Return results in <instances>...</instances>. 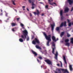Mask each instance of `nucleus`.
Returning <instances> with one entry per match:
<instances>
[{"instance_id":"1a4fd4ad","label":"nucleus","mask_w":73,"mask_h":73,"mask_svg":"<svg viewBox=\"0 0 73 73\" xmlns=\"http://www.w3.org/2000/svg\"><path fill=\"white\" fill-rule=\"evenodd\" d=\"M34 2H35V0H33L32 1V2H31V3H32V8L33 9L35 8V7H34V6H33V5H35V4H34Z\"/></svg>"},{"instance_id":"6e6d98bb","label":"nucleus","mask_w":73,"mask_h":73,"mask_svg":"<svg viewBox=\"0 0 73 73\" xmlns=\"http://www.w3.org/2000/svg\"><path fill=\"white\" fill-rule=\"evenodd\" d=\"M1 12H3V10H2L1 9Z\"/></svg>"},{"instance_id":"0e129e2a","label":"nucleus","mask_w":73,"mask_h":73,"mask_svg":"<svg viewBox=\"0 0 73 73\" xmlns=\"http://www.w3.org/2000/svg\"><path fill=\"white\" fill-rule=\"evenodd\" d=\"M15 11H17L16 10H15Z\"/></svg>"},{"instance_id":"bb28decb","label":"nucleus","mask_w":73,"mask_h":73,"mask_svg":"<svg viewBox=\"0 0 73 73\" xmlns=\"http://www.w3.org/2000/svg\"><path fill=\"white\" fill-rule=\"evenodd\" d=\"M51 4H52V5H53V4H54V5H55V6H57V4H56V3H51Z\"/></svg>"},{"instance_id":"5fc2aeb1","label":"nucleus","mask_w":73,"mask_h":73,"mask_svg":"<svg viewBox=\"0 0 73 73\" xmlns=\"http://www.w3.org/2000/svg\"><path fill=\"white\" fill-rule=\"evenodd\" d=\"M41 15L42 16H44V14H42Z\"/></svg>"},{"instance_id":"cd10ccee","label":"nucleus","mask_w":73,"mask_h":73,"mask_svg":"<svg viewBox=\"0 0 73 73\" xmlns=\"http://www.w3.org/2000/svg\"><path fill=\"white\" fill-rule=\"evenodd\" d=\"M11 1L13 3V5H16V4L15 3V1Z\"/></svg>"},{"instance_id":"7ed1b4c3","label":"nucleus","mask_w":73,"mask_h":73,"mask_svg":"<svg viewBox=\"0 0 73 73\" xmlns=\"http://www.w3.org/2000/svg\"><path fill=\"white\" fill-rule=\"evenodd\" d=\"M23 35H21V37L22 38H23L24 40L25 38H27V36H28V32L25 30L23 31Z\"/></svg>"},{"instance_id":"052dcab7","label":"nucleus","mask_w":73,"mask_h":73,"mask_svg":"<svg viewBox=\"0 0 73 73\" xmlns=\"http://www.w3.org/2000/svg\"><path fill=\"white\" fill-rule=\"evenodd\" d=\"M22 28H24V26L23 27H22Z\"/></svg>"},{"instance_id":"f257e3e1","label":"nucleus","mask_w":73,"mask_h":73,"mask_svg":"<svg viewBox=\"0 0 73 73\" xmlns=\"http://www.w3.org/2000/svg\"><path fill=\"white\" fill-rule=\"evenodd\" d=\"M52 46L54 47V48H52V53L54 54H55V58L57 60V56H58V52H56V54H54V49H56V47H55V44H54V42H52Z\"/></svg>"},{"instance_id":"aec40b11","label":"nucleus","mask_w":73,"mask_h":73,"mask_svg":"<svg viewBox=\"0 0 73 73\" xmlns=\"http://www.w3.org/2000/svg\"><path fill=\"white\" fill-rule=\"evenodd\" d=\"M64 35V32H62L61 33V34L60 35V37H62V36H63Z\"/></svg>"},{"instance_id":"6ab92c4d","label":"nucleus","mask_w":73,"mask_h":73,"mask_svg":"<svg viewBox=\"0 0 73 73\" xmlns=\"http://www.w3.org/2000/svg\"><path fill=\"white\" fill-rule=\"evenodd\" d=\"M69 68L70 70H71V71H72V70H73V68H72V65H70Z\"/></svg>"},{"instance_id":"a878e982","label":"nucleus","mask_w":73,"mask_h":73,"mask_svg":"<svg viewBox=\"0 0 73 73\" xmlns=\"http://www.w3.org/2000/svg\"><path fill=\"white\" fill-rule=\"evenodd\" d=\"M71 43L73 44V38H72L71 39Z\"/></svg>"},{"instance_id":"774afa93","label":"nucleus","mask_w":73,"mask_h":73,"mask_svg":"<svg viewBox=\"0 0 73 73\" xmlns=\"http://www.w3.org/2000/svg\"><path fill=\"white\" fill-rule=\"evenodd\" d=\"M6 21V22H7V21Z\"/></svg>"},{"instance_id":"4d7b16f0","label":"nucleus","mask_w":73,"mask_h":73,"mask_svg":"<svg viewBox=\"0 0 73 73\" xmlns=\"http://www.w3.org/2000/svg\"><path fill=\"white\" fill-rule=\"evenodd\" d=\"M43 48H44V49L45 48V47H44Z\"/></svg>"},{"instance_id":"6e6552de","label":"nucleus","mask_w":73,"mask_h":73,"mask_svg":"<svg viewBox=\"0 0 73 73\" xmlns=\"http://www.w3.org/2000/svg\"><path fill=\"white\" fill-rule=\"evenodd\" d=\"M60 15L61 16L60 20H62L64 19V17L62 16V10H61L60 11Z\"/></svg>"},{"instance_id":"c756f323","label":"nucleus","mask_w":73,"mask_h":73,"mask_svg":"<svg viewBox=\"0 0 73 73\" xmlns=\"http://www.w3.org/2000/svg\"><path fill=\"white\" fill-rule=\"evenodd\" d=\"M48 3L50 5H52V4H51V3H50V2H51V1H50V0H48Z\"/></svg>"},{"instance_id":"20e7f679","label":"nucleus","mask_w":73,"mask_h":73,"mask_svg":"<svg viewBox=\"0 0 73 73\" xmlns=\"http://www.w3.org/2000/svg\"><path fill=\"white\" fill-rule=\"evenodd\" d=\"M61 70L62 71V72H63V73H69V72L68 71V70H67V69H62L60 68V69H58V72H59L58 73L57 71H56L55 72V73H62L61 72Z\"/></svg>"},{"instance_id":"e433bc0d","label":"nucleus","mask_w":73,"mask_h":73,"mask_svg":"<svg viewBox=\"0 0 73 73\" xmlns=\"http://www.w3.org/2000/svg\"><path fill=\"white\" fill-rule=\"evenodd\" d=\"M44 52H45V54H46L47 53V52H46V50H45V51H44Z\"/></svg>"},{"instance_id":"2f4dec72","label":"nucleus","mask_w":73,"mask_h":73,"mask_svg":"<svg viewBox=\"0 0 73 73\" xmlns=\"http://www.w3.org/2000/svg\"><path fill=\"white\" fill-rule=\"evenodd\" d=\"M32 0H28V1L29 3H32Z\"/></svg>"},{"instance_id":"c9c22d12","label":"nucleus","mask_w":73,"mask_h":73,"mask_svg":"<svg viewBox=\"0 0 73 73\" xmlns=\"http://www.w3.org/2000/svg\"><path fill=\"white\" fill-rule=\"evenodd\" d=\"M29 36H27V41H29Z\"/></svg>"},{"instance_id":"0eeeda50","label":"nucleus","mask_w":73,"mask_h":73,"mask_svg":"<svg viewBox=\"0 0 73 73\" xmlns=\"http://www.w3.org/2000/svg\"><path fill=\"white\" fill-rule=\"evenodd\" d=\"M64 25V27H66V21H64V23H62L60 27H63Z\"/></svg>"},{"instance_id":"58836bf2","label":"nucleus","mask_w":73,"mask_h":73,"mask_svg":"<svg viewBox=\"0 0 73 73\" xmlns=\"http://www.w3.org/2000/svg\"><path fill=\"white\" fill-rule=\"evenodd\" d=\"M21 27H23L24 26V25L23 24L21 23Z\"/></svg>"},{"instance_id":"f704fd0d","label":"nucleus","mask_w":73,"mask_h":73,"mask_svg":"<svg viewBox=\"0 0 73 73\" xmlns=\"http://www.w3.org/2000/svg\"><path fill=\"white\" fill-rule=\"evenodd\" d=\"M15 28H14L12 29V31H13V32H15Z\"/></svg>"},{"instance_id":"f03ea898","label":"nucleus","mask_w":73,"mask_h":73,"mask_svg":"<svg viewBox=\"0 0 73 73\" xmlns=\"http://www.w3.org/2000/svg\"><path fill=\"white\" fill-rule=\"evenodd\" d=\"M44 35L46 40H48L46 45L47 46H49V42L51 41V35H49L48 36H47L45 33H44Z\"/></svg>"},{"instance_id":"9d476101","label":"nucleus","mask_w":73,"mask_h":73,"mask_svg":"<svg viewBox=\"0 0 73 73\" xmlns=\"http://www.w3.org/2000/svg\"><path fill=\"white\" fill-rule=\"evenodd\" d=\"M68 1L70 5H72L73 3V1L72 0H68Z\"/></svg>"},{"instance_id":"dca6fc26","label":"nucleus","mask_w":73,"mask_h":73,"mask_svg":"<svg viewBox=\"0 0 73 73\" xmlns=\"http://www.w3.org/2000/svg\"><path fill=\"white\" fill-rule=\"evenodd\" d=\"M54 24L53 25H51L52 30V31H53V30L54 29Z\"/></svg>"},{"instance_id":"39448f33","label":"nucleus","mask_w":73,"mask_h":73,"mask_svg":"<svg viewBox=\"0 0 73 73\" xmlns=\"http://www.w3.org/2000/svg\"><path fill=\"white\" fill-rule=\"evenodd\" d=\"M35 41L33 40L32 42V43L33 44L35 45L36 42L37 44H40V41H39L38 39H37V38H35Z\"/></svg>"},{"instance_id":"f8f14e48","label":"nucleus","mask_w":73,"mask_h":73,"mask_svg":"<svg viewBox=\"0 0 73 73\" xmlns=\"http://www.w3.org/2000/svg\"><path fill=\"white\" fill-rule=\"evenodd\" d=\"M31 52L32 53H33V54L35 55V56H37V54L36 52H35L33 50H32Z\"/></svg>"},{"instance_id":"de8ad7c7","label":"nucleus","mask_w":73,"mask_h":73,"mask_svg":"<svg viewBox=\"0 0 73 73\" xmlns=\"http://www.w3.org/2000/svg\"><path fill=\"white\" fill-rule=\"evenodd\" d=\"M2 22V21L1 20H0V23H1Z\"/></svg>"},{"instance_id":"a211bd4d","label":"nucleus","mask_w":73,"mask_h":73,"mask_svg":"<svg viewBox=\"0 0 73 73\" xmlns=\"http://www.w3.org/2000/svg\"><path fill=\"white\" fill-rule=\"evenodd\" d=\"M36 48H37V49H40V50H41V47L38 46V45H36Z\"/></svg>"},{"instance_id":"4468645a","label":"nucleus","mask_w":73,"mask_h":73,"mask_svg":"<svg viewBox=\"0 0 73 73\" xmlns=\"http://www.w3.org/2000/svg\"><path fill=\"white\" fill-rule=\"evenodd\" d=\"M68 22V26L69 27H71L72 25V23H70V21L69 19H67Z\"/></svg>"},{"instance_id":"8fccbe9b","label":"nucleus","mask_w":73,"mask_h":73,"mask_svg":"<svg viewBox=\"0 0 73 73\" xmlns=\"http://www.w3.org/2000/svg\"><path fill=\"white\" fill-rule=\"evenodd\" d=\"M27 10L28 11H29V10L28 9H27Z\"/></svg>"},{"instance_id":"49530a36","label":"nucleus","mask_w":73,"mask_h":73,"mask_svg":"<svg viewBox=\"0 0 73 73\" xmlns=\"http://www.w3.org/2000/svg\"><path fill=\"white\" fill-rule=\"evenodd\" d=\"M32 16V14L30 13V16H31V17Z\"/></svg>"},{"instance_id":"4c0bfd02","label":"nucleus","mask_w":73,"mask_h":73,"mask_svg":"<svg viewBox=\"0 0 73 73\" xmlns=\"http://www.w3.org/2000/svg\"><path fill=\"white\" fill-rule=\"evenodd\" d=\"M60 64H61V67H62V62H60Z\"/></svg>"},{"instance_id":"c03bdc74","label":"nucleus","mask_w":73,"mask_h":73,"mask_svg":"<svg viewBox=\"0 0 73 73\" xmlns=\"http://www.w3.org/2000/svg\"><path fill=\"white\" fill-rule=\"evenodd\" d=\"M37 61L38 62H40V61L38 59H37Z\"/></svg>"},{"instance_id":"09e8293b","label":"nucleus","mask_w":73,"mask_h":73,"mask_svg":"<svg viewBox=\"0 0 73 73\" xmlns=\"http://www.w3.org/2000/svg\"><path fill=\"white\" fill-rule=\"evenodd\" d=\"M22 7L23 8H25V7L24 6H23Z\"/></svg>"},{"instance_id":"a18cd8bd","label":"nucleus","mask_w":73,"mask_h":73,"mask_svg":"<svg viewBox=\"0 0 73 73\" xmlns=\"http://www.w3.org/2000/svg\"><path fill=\"white\" fill-rule=\"evenodd\" d=\"M34 38V36H33L32 37V39H33V38Z\"/></svg>"},{"instance_id":"e2e57ef3","label":"nucleus","mask_w":73,"mask_h":73,"mask_svg":"<svg viewBox=\"0 0 73 73\" xmlns=\"http://www.w3.org/2000/svg\"><path fill=\"white\" fill-rule=\"evenodd\" d=\"M41 68H42V66H41Z\"/></svg>"},{"instance_id":"13d9d810","label":"nucleus","mask_w":73,"mask_h":73,"mask_svg":"<svg viewBox=\"0 0 73 73\" xmlns=\"http://www.w3.org/2000/svg\"><path fill=\"white\" fill-rule=\"evenodd\" d=\"M23 11H24L25 10V9H23Z\"/></svg>"},{"instance_id":"bf43d9fd","label":"nucleus","mask_w":73,"mask_h":73,"mask_svg":"<svg viewBox=\"0 0 73 73\" xmlns=\"http://www.w3.org/2000/svg\"><path fill=\"white\" fill-rule=\"evenodd\" d=\"M7 20H9V18L7 19Z\"/></svg>"},{"instance_id":"7c9ffc66","label":"nucleus","mask_w":73,"mask_h":73,"mask_svg":"<svg viewBox=\"0 0 73 73\" xmlns=\"http://www.w3.org/2000/svg\"><path fill=\"white\" fill-rule=\"evenodd\" d=\"M67 36L68 37H69L70 36V35L69 34V33H67Z\"/></svg>"},{"instance_id":"37998d69","label":"nucleus","mask_w":73,"mask_h":73,"mask_svg":"<svg viewBox=\"0 0 73 73\" xmlns=\"http://www.w3.org/2000/svg\"><path fill=\"white\" fill-rule=\"evenodd\" d=\"M3 15V13H1L0 14V16H2Z\"/></svg>"},{"instance_id":"603ef678","label":"nucleus","mask_w":73,"mask_h":73,"mask_svg":"<svg viewBox=\"0 0 73 73\" xmlns=\"http://www.w3.org/2000/svg\"><path fill=\"white\" fill-rule=\"evenodd\" d=\"M56 40V41H57V40H58V38H57V39Z\"/></svg>"},{"instance_id":"ea45409f","label":"nucleus","mask_w":73,"mask_h":73,"mask_svg":"<svg viewBox=\"0 0 73 73\" xmlns=\"http://www.w3.org/2000/svg\"><path fill=\"white\" fill-rule=\"evenodd\" d=\"M6 16L8 17V13H6L5 14Z\"/></svg>"},{"instance_id":"b1692460","label":"nucleus","mask_w":73,"mask_h":73,"mask_svg":"<svg viewBox=\"0 0 73 73\" xmlns=\"http://www.w3.org/2000/svg\"><path fill=\"white\" fill-rule=\"evenodd\" d=\"M56 30L57 31H60V29H59V27H57L56 29Z\"/></svg>"},{"instance_id":"473e14b6","label":"nucleus","mask_w":73,"mask_h":73,"mask_svg":"<svg viewBox=\"0 0 73 73\" xmlns=\"http://www.w3.org/2000/svg\"><path fill=\"white\" fill-rule=\"evenodd\" d=\"M38 58H39L40 60H42V57L41 56H39L38 57Z\"/></svg>"},{"instance_id":"412c9836","label":"nucleus","mask_w":73,"mask_h":73,"mask_svg":"<svg viewBox=\"0 0 73 73\" xmlns=\"http://www.w3.org/2000/svg\"><path fill=\"white\" fill-rule=\"evenodd\" d=\"M19 41L20 42H23V41H24V40H23V39L21 38H20L19 39Z\"/></svg>"},{"instance_id":"393cba45","label":"nucleus","mask_w":73,"mask_h":73,"mask_svg":"<svg viewBox=\"0 0 73 73\" xmlns=\"http://www.w3.org/2000/svg\"><path fill=\"white\" fill-rule=\"evenodd\" d=\"M11 25H12V27H14L16 25V24L14 23H12L11 24Z\"/></svg>"},{"instance_id":"f3484780","label":"nucleus","mask_w":73,"mask_h":73,"mask_svg":"<svg viewBox=\"0 0 73 73\" xmlns=\"http://www.w3.org/2000/svg\"><path fill=\"white\" fill-rule=\"evenodd\" d=\"M64 11L66 12H68V11H69V8L67 7H66L64 10Z\"/></svg>"},{"instance_id":"864d4df0","label":"nucleus","mask_w":73,"mask_h":73,"mask_svg":"<svg viewBox=\"0 0 73 73\" xmlns=\"http://www.w3.org/2000/svg\"><path fill=\"white\" fill-rule=\"evenodd\" d=\"M39 3H40V4H43V3H42V2H39Z\"/></svg>"},{"instance_id":"2eb2a0df","label":"nucleus","mask_w":73,"mask_h":73,"mask_svg":"<svg viewBox=\"0 0 73 73\" xmlns=\"http://www.w3.org/2000/svg\"><path fill=\"white\" fill-rule=\"evenodd\" d=\"M52 39L53 40V41H57V40H56V38L55 37V36H53L52 37Z\"/></svg>"},{"instance_id":"4be33fe9","label":"nucleus","mask_w":73,"mask_h":73,"mask_svg":"<svg viewBox=\"0 0 73 73\" xmlns=\"http://www.w3.org/2000/svg\"><path fill=\"white\" fill-rule=\"evenodd\" d=\"M66 45H67L68 46H69L70 45V44H69V42H67L65 44Z\"/></svg>"},{"instance_id":"a19ab883","label":"nucleus","mask_w":73,"mask_h":73,"mask_svg":"<svg viewBox=\"0 0 73 73\" xmlns=\"http://www.w3.org/2000/svg\"><path fill=\"white\" fill-rule=\"evenodd\" d=\"M73 7L72 8H71V11H73Z\"/></svg>"},{"instance_id":"72a5a7b5","label":"nucleus","mask_w":73,"mask_h":73,"mask_svg":"<svg viewBox=\"0 0 73 73\" xmlns=\"http://www.w3.org/2000/svg\"><path fill=\"white\" fill-rule=\"evenodd\" d=\"M20 19V18H19L17 19V21H19V19Z\"/></svg>"},{"instance_id":"5701e85b","label":"nucleus","mask_w":73,"mask_h":73,"mask_svg":"<svg viewBox=\"0 0 73 73\" xmlns=\"http://www.w3.org/2000/svg\"><path fill=\"white\" fill-rule=\"evenodd\" d=\"M65 42H69V39H65L64 40Z\"/></svg>"},{"instance_id":"ddd939ff","label":"nucleus","mask_w":73,"mask_h":73,"mask_svg":"<svg viewBox=\"0 0 73 73\" xmlns=\"http://www.w3.org/2000/svg\"><path fill=\"white\" fill-rule=\"evenodd\" d=\"M36 11L37 12L36 13V12H34V13L35 15H39V13H40L39 12V11L38 10H37Z\"/></svg>"},{"instance_id":"338daca9","label":"nucleus","mask_w":73,"mask_h":73,"mask_svg":"<svg viewBox=\"0 0 73 73\" xmlns=\"http://www.w3.org/2000/svg\"><path fill=\"white\" fill-rule=\"evenodd\" d=\"M39 0V1H40V0Z\"/></svg>"},{"instance_id":"c85d7f7f","label":"nucleus","mask_w":73,"mask_h":73,"mask_svg":"<svg viewBox=\"0 0 73 73\" xmlns=\"http://www.w3.org/2000/svg\"><path fill=\"white\" fill-rule=\"evenodd\" d=\"M45 8L49 9V8H48V5H46L45 7Z\"/></svg>"},{"instance_id":"3c124183","label":"nucleus","mask_w":73,"mask_h":73,"mask_svg":"<svg viewBox=\"0 0 73 73\" xmlns=\"http://www.w3.org/2000/svg\"><path fill=\"white\" fill-rule=\"evenodd\" d=\"M68 15H69L68 14H66V16H68Z\"/></svg>"},{"instance_id":"79ce46f5","label":"nucleus","mask_w":73,"mask_h":73,"mask_svg":"<svg viewBox=\"0 0 73 73\" xmlns=\"http://www.w3.org/2000/svg\"><path fill=\"white\" fill-rule=\"evenodd\" d=\"M57 66H60V64H57Z\"/></svg>"},{"instance_id":"423d86ee","label":"nucleus","mask_w":73,"mask_h":73,"mask_svg":"<svg viewBox=\"0 0 73 73\" xmlns=\"http://www.w3.org/2000/svg\"><path fill=\"white\" fill-rule=\"evenodd\" d=\"M44 61L48 65H52V62L49 59L45 60Z\"/></svg>"},{"instance_id":"680f3d73","label":"nucleus","mask_w":73,"mask_h":73,"mask_svg":"<svg viewBox=\"0 0 73 73\" xmlns=\"http://www.w3.org/2000/svg\"><path fill=\"white\" fill-rule=\"evenodd\" d=\"M53 1V0H51V1Z\"/></svg>"},{"instance_id":"9b49d317","label":"nucleus","mask_w":73,"mask_h":73,"mask_svg":"<svg viewBox=\"0 0 73 73\" xmlns=\"http://www.w3.org/2000/svg\"><path fill=\"white\" fill-rule=\"evenodd\" d=\"M63 60L64 61L66 64H67V62H66V58L65 57V56L64 55L63 56Z\"/></svg>"},{"instance_id":"69168bd1","label":"nucleus","mask_w":73,"mask_h":73,"mask_svg":"<svg viewBox=\"0 0 73 73\" xmlns=\"http://www.w3.org/2000/svg\"><path fill=\"white\" fill-rule=\"evenodd\" d=\"M9 17V18H11V17Z\"/></svg>"}]
</instances>
